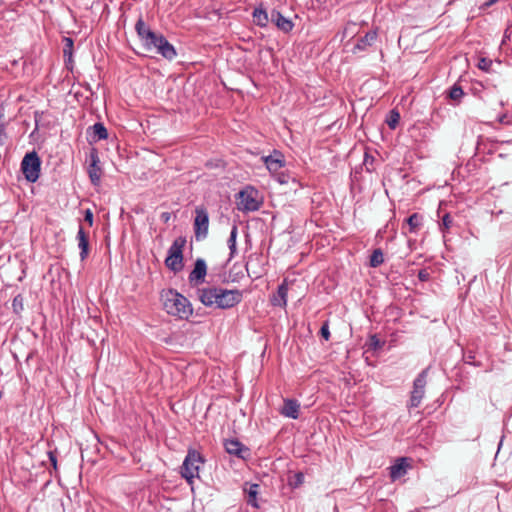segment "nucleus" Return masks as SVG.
<instances>
[{
  "mask_svg": "<svg viewBox=\"0 0 512 512\" xmlns=\"http://www.w3.org/2000/svg\"><path fill=\"white\" fill-rule=\"evenodd\" d=\"M166 312L180 319H188L193 309L189 300L176 290L168 289L161 294Z\"/></svg>",
  "mask_w": 512,
  "mask_h": 512,
  "instance_id": "nucleus-3",
  "label": "nucleus"
},
{
  "mask_svg": "<svg viewBox=\"0 0 512 512\" xmlns=\"http://www.w3.org/2000/svg\"><path fill=\"white\" fill-rule=\"evenodd\" d=\"M186 244L184 237L176 238L168 249V255L165 259V265L174 273L180 272L183 267V249Z\"/></svg>",
  "mask_w": 512,
  "mask_h": 512,
  "instance_id": "nucleus-6",
  "label": "nucleus"
},
{
  "mask_svg": "<svg viewBox=\"0 0 512 512\" xmlns=\"http://www.w3.org/2000/svg\"><path fill=\"white\" fill-rule=\"evenodd\" d=\"M423 226V216L419 213H413L402 225V233L403 234H417Z\"/></svg>",
  "mask_w": 512,
  "mask_h": 512,
  "instance_id": "nucleus-13",
  "label": "nucleus"
},
{
  "mask_svg": "<svg viewBox=\"0 0 512 512\" xmlns=\"http://www.w3.org/2000/svg\"><path fill=\"white\" fill-rule=\"evenodd\" d=\"M87 145L83 146V153L85 155V162L88 165V174L92 183H96V124L91 125L86 131Z\"/></svg>",
  "mask_w": 512,
  "mask_h": 512,
  "instance_id": "nucleus-4",
  "label": "nucleus"
},
{
  "mask_svg": "<svg viewBox=\"0 0 512 512\" xmlns=\"http://www.w3.org/2000/svg\"><path fill=\"white\" fill-rule=\"evenodd\" d=\"M499 0H488L487 2L484 3V6L485 7H490L492 5H494L495 3H497Z\"/></svg>",
  "mask_w": 512,
  "mask_h": 512,
  "instance_id": "nucleus-41",
  "label": "nucleus"
},
{
  "mask_svg": "<svg viewBox=\"0 0 512 512\" xmlns=\"http://www.w3.org/2000/svg\"><path fill=\"white\" fill-rule=\"evenodd\" d=\"M77 239H78V247L81 249L80 257L82 260H84L87 257L88 252H89V241H88V236L85 234L82 227H80L78 230Z\"/></svg>",
  "mask_w": 512,
  "mask_h": 512,
  "instance_id": "nucleus-20",
  "label": "nucleus"
},
{
  "mask_svg": "<svg viewBox=\"0 0 512 512\" xmlns=\"http://www.w3.org/2000/svg\"><path fill=\"white\" fill-rule=\"evenodd\" d=\"M244 491L247 494V503L252 505L253 507H258L257 495L259 491V485L256 483H246Z\"/></svg>",
  "mask_w": 512,
  "mask_h": 512,
  "instance_id": "nucleus-21",
  "label": "nucleus"
},
{
  "mask_svg": "<svg viewBox=\"0 0 512 512\" xmlns=\"http://www.w3.org/2000/svg\"><path fill=\"white\" fill-rule=\"evenodd\" d=\"M400 120V113L396 109H392L389 111L386 117V124L390 129H395Z\"/></svg>",
  "mask_w": 512,
  "mask_h": 512,
  "instance_id": "nucleus-25",
  "label": "nucleus"
},
{
  "mask_svg": "<svg viewBox=\"0 0 512 512\" xmlns=\"http://www.w3.org/2000/svg\"><path fill=\"white\" fill-rule=\"evenodd\" d=\"M41 161L38 154L35 151L27 153L22 162L21 170L29 182H36L40 175Z\"/></svg>",
  "mask_w": 512,
  "mask_h": 512,
  "instance_id": "nucleus-8",
  "label": "nucleus"
},
{
  "mask_svg": "<svg viewBox=\"0 0 512 512\" xmlns=\"http://www.w3.org/2000/svg\"><path fill=\"white\" fill-rule=\"evenodd\" d=\"M194 219V231L197 240L206 238L209 228V215L204 207H196Z\"/></svg>",
  "mask_w": 512,
  "mask_h": 512,
  "instance_id": "nucleus-10",
  "label": "nucleus"
},
{
  "mask_svg": "<svg viewBox=\"0 0 512 512\" xmlns=\"http://www.w3.org/2000/svg\"><path fill=\"white\" fill-rule=\"evenodd\" d=\"M384 262V255L380 248L375 249L370 256V266L376 268Z\"/></svg>",
  "mask_w": 512,
  "mask_h": 512,
  "instance_id": "nucleus-26",
  "label": "nucleus"
},
{
  "mask_svg": "<svg viewBox=\"0 0 512 512\" xmlns=\"http://www.w3.org/2000/svg\"><path fill=\"white\" fill-rule=\"evenodd\" d=\"M271 21L277 26L278 29H280L281 31H283L285 33L290 32L294 27L293 22L290 19L284 17L277 10H272Z\"/></svg>",
  "mask_w": 512,
  "mask_h": 512,
  "instance_id": "nucleus-16",
  "label": "nucleus"
},
{
  "mask_svg": "<svg viewBox=\"0 0 512 512\" xmlns=\"http://www.w3.org/2000/svg\"><path fill=\"white\" fill-rule=\"evenodd\" d=\"M287 296H288V284L287 281L284 280L277 289V292L274 293L270 302L273 306L285 308L287 306Z\"/></svg>",
  "mask_w": 512,
  "mask_h": 512,
  "instance_id": "nucleus-15",
  "label": "nucleus"
},
{
  "mask_svg": "<svg viewBox=\"0 0 512 512\" xmlns=\"http://www.w3.org/2000/svg\"><path fill=\"white\" fill-rule=\"evenodd\" d=\"M257 191L254 189H245L239 192L238 209L243 212L257 211L260 203L256 199Z\"/></svg>",
  "mask_w": 512,
  "mask_h": 512,
  "instance_id": "nucleus-9",
  "label": "nucleus"
},
{
  "mask_svg": "<svg viewBox=\"0 0 512 512\" xmlns=\"http://www.w3.org/2000/svg\"><path fill=\"white\" fill-rule=\"evenodd\" d=\"M253 21L257 26L265 27L268 24V14L264 9L255 8L253 11Z\"/></svg>",
  "mask_w": 512,
  "mask_h": 512,
  "instance_id": "nucleus-24",
  "label": "nucleus"
},
{
  "mask_svg": "<svg viewBox=\"0 0 512 512\" xmlns=\"http://www.w3.org/2000/svg\"><path fill=\"white\" fill-rule=\"evenodd\" d=\"M377 38V33L375 31L367 32L363 37L358 39L355 49L364 51L367 47L371 46Z\"/></svg>",
  "mask_w": 512,
  "mask_h": 512,
  "instance_id": "nucleus-19",
  "label": "nucleus"
},
{
  "mask_svg": "<svg viewBox=\"0 0 512 512\" xmlns=\"http://www.w3.org/2000/svg\"><path fill=\"white\" fill-rule=\"evenodd\" d=\"M300 405L297 400L285 399L281 414L291 419H297L299 417Z\"/></svg>",
  "mask_w": 512,
  "mask_h": 512,
  "instance_id": "nucleus-17",
  "label": "nucleus"
},
{
  "mask_svg": "<svg viewBox=\"0 0 512 512\" xmlns=\"http://www.w3.org/2000/svg\"><path fill=\"white\" fill-rule=\"evenodd\" d=\"M263 161L267 169L272 173L278 172L285 165L284 156L278 150H274L270 155L264 156Z\"/></svg>",
  "mask_w": 512,
  "mask_h": 512,
  "instance_id": "nucleus-12",
  "label": "nucleus"
},
{
  "mask_svg": "<svg viewBox=\"0 0 512 512\" xmlns=\"http://www.w3.org/2000/svg\"><path fill=\"white\" fill-rule=\"evenodd\" d=\"M429 367L423 369L415 378L413 382V389L411 391L408 408H417L420 406L422 399L425 396V387L427 384Z\"/></svg>",
  "mask_w": 512,
  "mask_h": 512,
  "instance_id": "nucleus-7",
  "label": "nucleus"
},
{
  "mask_svg": "<svg viewBox=\"0 0 512 512\" xmlns=\"http://www.w3.org/2000/svg\"><path fill=\"white\" fill-rule=\"evenodd\" d=\"M48 456H49V460H50L51 464L53 465L54 469H56L57 468V458H56L54 452L49 451Z\"/></svg>",
  "mask_w": 512,
  "mask_h": 512,
  "instance_id": "nucleus-38",
  "label": "nucleus"
},
{
  "mask_svg": "<svg viewBox=\"0 0 512 512\" xmlns=\"http://www.w3.org/2000/svg\"><path fill=\"white\" fill-rule=\"evenodd\" d=\"M383 346V342H381L376 335H372L370 337V347L374 350L380 349Z\"/></svg>",
  "mask_w": 512,
  "mask_h": 512,
  "instance_id": "nucleus-34",
  "label": "nucleus"
},
{
  "mask_svg": "<svg viewBox=\"0 0 512 512\" xmlns=\"http://www.w3.org/2000/svg\"><path fill=\"white\" fill-rule=\"evenodd\" d=\"M375 159L373 156L369 155L368 153H365L364 156V165L366 167V170L368 172H372L375 168L373 166Z\"/></svg>",
  "mask_w": 512,
  "mask_h": 512,
  "instance_id": "nucleus-31",
  "label": "nucleus"
},
{
  "mask_svg": "<svg viewBox=\"0 0 512 512\" xmlns=\"http://www.w3.org/2000/svg\"><path fill=\"white\" fill-rule=\"evenodd\" d=\"M477 66L479 69L487 72L490 70V68L492 66V60L482 57L479 59Z\"/></svg>",
  "mask_w": 512,
  "mask_h": 512,
  "instance_id": "nucleus-30",
  "label": "nucleus"
},
{
  "mask_svg": "<svg viewBox=\"0 0 512 512\" xmlns=\"http://www.w3.org/2000/svg\"><path fill=\"white\" fill-rule=\"evenodd\" d=\"M108 131L102 123H98V141L108 138Z\"/></svg>",
  "mask_w": 512,
  "mask_h": 512,
  "instance_id": "nucleus-33",
  "label": "nucleus"
},
{
  "mask_svg": "<svg viewBox=\"0 0 512 512\" xmlns=\"http://www.w3.org/2000/svg\"><path fill=\"white\" fill-rule=\"evenodd\" d=\"M225 450L228 454L234 455L245 460L250 456V449L242 444L238 439H227L224 442Z\"/></svg>",
  "mask_w": 512,
  "mask_h": 512,
  "instance_id": "nucleus-11",
  "label": "nucleus"
},
{
  "mask_svg": "<svg viewBox=\"0 0 512 512\" xmlns=\"http://www.w3.org/2000/svg\"><path fill=\"white\" fill-rule=\"evenodd\" d=\"M63 57L66 66L69 68V66L72 64V51H73V40L70 37H64L63 38Z\"/></svg>",
  "mask_w": 512,
  "mask_h": 512,
  "instance_id": "nucleus-22",
  "label": "nucleus"
},
{
  "mask_svg": "<svg viewBox=\"0 0 512 512\" xmlns=\"http://www.w3.org/2000/svg\"><path fill=\"white\" fill-rule=\"evenodd\" d=\"M452 223H453V220L450 216V214L446 213L443 217H442V222L440 223L439 225V228L441 230V232L444 234L445 232H447L450 227L452 226Z\"/></svg>",
  "mask_w": 512,
  "mask_h": 512,
  "instance_id": "nucleus-29",
  "label": "nucleus"
},
{
  "mask_svg": "<svg viewBox=\"0 0 512 512\" xmlns=\"http://www.w3.org/2000/svg\"><path fill=\"white\" fill-rule=\"evenodd\" d=\"M207 274V265L204 259L198 258L195 262L194 269L189 274V282L196 285L201 284L205 280Z\"/></svg>",
  "mask_w": 512,
  "mask_h": 512,
  "instance_id": "nucleus-14",
  "label": "nucleus"
},
{
  "mask_svg": "<svg viewBox=\"0 0 512 512\" xmlns=\"http://www.w3.org/2000/svg\"><path fill=\"white\" fill-rule=\"evenodd\" d=\"M320 334L321 336L326 340L328 341L330 339V331H329V326H328V322H325L321 329H320Z\"/></svg>",
  "mask_w": 512,
  "mask_h": 512,
  "instance_id": "nucleus-35",
  "label": "nucleus"
},
{
  "mask_svg": "<svg viewBox=\"0 0 512 512\" xmlns=\"http://www.w3.org/2000/svg\"><path fill=\"white\" fill-rule=\"evenodd\" d=\"M135 31L146 51H155L168 60L177 56L174 46L161 33L152 31L142 17L137 20Z\"/></svg>",
  "mask_w": 512,
  "mask_h": 512,
  "instance_id": "nucleus-2",
  "label": "nucleus"
},
{
  "mask_svg": "<svg viewBox=\"0 0 512 512\" xmlns=\"http://www.w3.org/2000/svg\"><path fill=\"white\" fill-rule=\"evenodd\" d=\"M12 309L17 316H21V313L24 310V299L22 295L18 294L14 297L12 301Z\"/></svg>",
  "mask_w": 512,
  "mask_h": 512,
  "instance_id": "nucleus-27",
  "label": "nucleus"
},
{
  "mask_svg": "<svg viewBox=\"0 0 512 512\" xmlns=\"http://www.w3.org/2000/svg\"><path fill=\"white\" fill-rule=\"evenodd\" d=\"M418 277L421 281H426L428 279V273L425 270H421Z\"/></svg>",
  "mask_w": 512,
  "mask_h": 512,
  "instance_id": "nucleus-40",
  "label": "nucleus"
},
{
  "mask_svg": "<svg viewBox=\"0 0 512 512\" xmlns=\"http://www.w3.org/2000/svg\"><path fill=\"white\" fill-rule=\"evenodd\" d=\"M204 463L202 455L194 450H188V453L181 466V476L186 479L189 484L193 483L194 478L199 476L200 465Z\"/></svg>",
  "mask_w": 512,
  "mask_h": 512,
  "instance_id": "nucleus-5",
  "label": "nucleus"
},
{
  "mask_svg": "<svg viewBox=\"0 0 512 512\" xmlns=\"http://www.w3.org/2000/svg\"><path fill=\"white\" fill-rule=\"evenodd\" d=\"M3 113L0 111V145H4L7 139L4 124L2 123Z\"/></svg>",
  "mask_w": 512,
  "mask_h": 512,
  "instance_id": "nucleus-32",
  "label": "nucleus"
},
{
  "mask_svg": "<svg viewBox=\"0 0 512 512\" xmlns=\"http://www.w3.org/2000/svg\"><path fill=\"white\" fill-rule=\"evenodd\" d=\"M304 481V475L302 473H297L295 475V486H299Z\"/></svg>",
  "mask_w": 512,
  "mask_h": 512,
  "instance_id": "nucleus-39",
  "label": "nucleus"
},
{
  "mask_svg": "<svg viewBox=\"0 0 512 512\" xmlns=\"http://www.w3.org/2000/svg\"><path fill=\"white\" fill-rule=\"evenodd\" d=\"M463 95V89L458 85H453L449 90V98L454 101H459Z\"/></svg>",
  "mask_w": 512,
  "mask_h": 512,
  "instance_id": "nucleus-28",
  "label": "nucleus"
},
{
  "mask_svg": "<svg viewBox=\"0 0 512 512\" xmlns=\"http://www.w3.org/2000/svg\"><path fill=\"white\" fill-rule=\"evenodd\" d=\"M198 299L206 307L230 309L243 300V292L239 289H225L210 286L198 289Z\"/></svg>",
  "mask_w": 512,
  "mask_h": 512,
  "instance_id": "nucleus-1",
  "label": "nucleus"
},
{
  "mask_svg": "<svg viewBox=\"0 0 512 512\" xmlns=\"http://www.w3.org/2000/svg\"><path fill=\"white\" fill-rule=\"evenodd\" d=\"M408 464L405 458H400L390 467V478L392 481L403 477L407 472Z\"/></svg>",
  "mask_w": 512,
  "mask_h": 512,
  "instance_id": "nucleus-18",
  "label": "nucleus"
},
{
  "mask_svg": "<svg viewBox=\"0 0 512 512\" xmlns=\"http://www.w3.org/2000/svg\"><path fill=\"white\" fill-rule=\"evenodd\" d=\"M237 236H238V227L236 225H233L231 228V231H230L229 238L227 240V244H228V247L230 250L229 259L234 258L237 253V248H236Z\"/></svg>",
  "mask_w": 512,
  "mask_h": 512,
  "instance_id": "nucleus-23",
  "label": "nucleus"
},
{
  "mask_svg": "<svg viewBox=\"0 0 512 512\" xmlns=\"http://www.w3.org/2000/svg\"><path fill=\"white\" fill-rule=\"evenodd\" d=\"M289 175H286L284 173H280L278 176H277V181L280 183V184H287L289 182Z\"/></svg>",
  "mask_w": 512,
  "mask_h": 512,
  "instance_id": "nucleus-36",
  "label": "nucleus"
},
{
  "mask_svg": "<svg viewBox=\"0 0 512 512\" xmlns=\"http://www.w3.org/2000/svg\"><path fill=\"white\" fill-rule=\"evenodd\" d=\"M93 218V212L90 209H87L85 212V220L89 223L90 226L93 224Z\"/></svg>",
  "mask_w": 512,
  "mask_h": 512,
  "instance_id": "nucleus-37",
  "label": "nucleus"
},
{
  "mask_svg": "<svg viewBox=\"0 0 512 512\" xmlns=\"http://www.w3.org/2000/svg\"><path fill=\"white\" fill-rule=\"evenodd\" d=\"M169 217H170V216H169V214H168V213H163V214H162V218H164V219H165V221H167V220L169 219Z\"/></svg>",
  "mask_w": 512,
  "mask_h": 512,
  "instance_id": "nucleus-42",
  "label": "nucleus"
}]
</instances>
